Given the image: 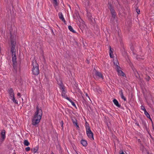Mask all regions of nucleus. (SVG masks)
Wrapping results in <instances>:
<instances>
[{"label": "nucleus", "instance_id": "f257e3e1", "mask_svg": "<svg viewBox=\"0 0 154 154\" xmlns=\"http://www.w3.org/2000/svg\"><path fill=\"white\" fill-rule=\"evenodd\" d=\"M42 112L41 109L37 106L36 110L35 112L33 117L32 119V124L35 126H37L42 118Z\"/></svg>", "mask_w": 154, "mask_h": 154}, {"label": "nucleus", "instance_id": "f03ea898", "mask_svg": "<svg viewBox=\"0 0 154 154\" xmlns=\"http://www.w3.org/2000/svg\"><path fill=\"white\" fill-rule=\"evenodd\" d=\"M11 52L12 54V60L13 63V67L15 68L16 67L17 65L16 55V50L15 49L16 45L15 41L11 40Z\"/></svg>", "mask_w": 154, "mask_h": 154}, {"label": "nucleus", "instance_id": "7ed1b4c3", "mask_svg": "<svg viewBox=\"0 0 154 154\" xmlns=\"http://www.w3.org/2000/svg\"><path fill=\"white\" fill-rule=\"evenodd\" d=\"M32 64L33 66L32 70V73L35 75H37L39 73V72L38 66L36 60L35 59L33 60Z\"/></svg>", "mask_w": 154, "mask_h": 154}, {"label": "nucleus", "instance_id": "20e7f679", "mask_svg": "<svg viewBox=\"0 0 154 154\" xmlns=\"http://www.w3.org/2000/svg\"><path fill=\"white\" fill-rule=\"evenodd\" d=\"M86 134L88 138L91 140H94L93 133L91 131H87Z\"/></svg>", "mask_w": 154, "mask_h": 154}, {"label": "nucleus", "instance_id": "39448f33", "mask_svg": "<svg viewBox=\"0 0 154 154\" xmlns=\"http://www.w3.org/2000/svg\"><path fill=\"white\" fill-rule=\"evenodd\" d=\"M8 92L9 94V96L10 97V98L11 99L14 97V91L12 88H10L8 90Z\"/></svg>", "mask_w": 154, "mask_h": 154}, {"label": "nucleus", "instance_id": "423d86ee", "mask_svg": "<svg viewBox=\"0 0 154 154\" xmlns=\"http://www.w3.org/2000/svg\"><path fill=\"white\" fill-rule=\"evenodd\" d=\"M109 8L110 9L111 14H112V17L114 18H115L116 17V13L115 11L113 8L112 7V6L110 5H109Z\"/></svg>", "mask_w": 154, "mask_h": 154}, {"label": "nucleus", "instance_id": "0eeeda50", "mask_svg": "<svg viewBox=\"0 0 154 154\" xmlns=\"http://www.w3.org/2000/svg\"><path fill=\"white\" fill-rule=\"evenodd\" d=\"M116 69L119 75L123 77L125 76L124 73L121 70V68L119 66H117V69Z\"/></svg>", "mask_w": 154, "mask_h": 154}, {"label": "nucleus", "instance_id": "6e6552de", "mask_svg": "<svg viewBox=\"0 0 154 154\" xmlns=\"http://www.w3.org/2000/svg\"><path fill=\"white\" fill-rule=\"evenodd\" d=\"M119 94L120 95L121 98L122 99H123L124 101H126V98L123 95V91L121 89H120V91H119Z\"/></svg>", "mask_w": 154, "mask_h": 154}, {"label": "nucleus", "instance_id": "1a4fd4ad", "mask_svg": "<svg viewBox=\"0 0 154 154\" xmlns=\"http://www.w3.org/2000/svg\"><path fill=\"white\" fill-rule=\"evenodd\" d=\"M1 137L3 140H4L5 138V130H2L1 132Z\"/></svg>", "mask_w": 154, "mask_h": 154}, {"label": "nucleus", "instance_id": "9d476101", "mask_svg": "<svg viewBox=\"0 0 154 154\" xmlns=\"http://www.w3.org/2000/svg\"><path fill=\"white\" fill-rule=\"evenodd\" d=\"M58 84L60 85V89L62 91V93L66 91L64 87L62 84V83H59Z\"/></svg>", "mask_w": 154, "mask_h": 154}, {"label": "nucleus", "instance_id": "9b49d317", "mask_svg": "<svg viewBox=\"0 0 154 154\" xmlns=\"http://www.w3.org/2000/svg\"><path fill=\"white\" fill-rule=\"evenodd\" d=\"M93 88L94 91L95 92H97L98 93L100 94L101 92V91L100 88L97 86H95L93 87Z\"/></svg>", "mask_w": 154, "mask_h": 154}, {"label": "nucleus", "instance_id": "f8f14e48", "mask_svg": "<svg viewBox=\"0 0 154 154\" xmlns=\"http://www.w3.org/2000/svg\"><path fill=\"white\" fill-rule=\"evenodd\" d=\"M58 15L59 16V18L60 19H61L64 23H65L66 22V21L65 20L63 17V15L62 13H59L58 14Z\"/></svg>", "mask_w": 154, "mask_h": 154}, {"label": "nucleus", "instance_id": "ddd939ff", "mask_svg": "<svg viewBox=\"0 0 154 154\" xmlns=\"http://www.w3.org/2000/svg\"><path fill=\"white\" fill-rule=\"evenodd\" d=\"M95 75L99 78H101L102 79H103V75L100 72L96 71L95 72Z\"/></svg>", "mask_w": 154, "mask_h": 154}, {"label": "nucleus", "instance_id": "4468645a", "mask_svg": "<svg viewBox=\"0 0 154 154\" xmlns=\"http://www.w3.org/2000/svg\"><path fill=\"white\" fill-rule=\"evenodd\" d=\"M113 102L114 104L116 105L118 107H120L121 105L119 103L118 101L116 99H114L113 100Z\"/></svg>", "mask_w": 154, "mask_h": 154}, {"label": "nucleus", "instance_id": "2eb2a0df", "mask_svg": "<svg viewBox=\"0 0 154 154\" xmlns=\"http://www.w3.org/2000/svg\"><path fill=\"white\" fill-rule=\"evenodd\" d=\"M66 91L64 92H63L62 93L61 95L64 98L66 99L67 100L69 99V98L67 96L66 94Z\"/></svg>", "mask_w": 154, "mask_h": 154}, {"label": "nucleus", "instance_id": "dca6fc26", "mask_svg": "<svg viewBox=\"0 0 154 154\" xmlns=\"http://www.w3.org/2000/svg\"><path fill=\"white\" fill-rule=\"evenodd\" d=\"M81 144L84 146H87V141L84 140H81Z\"/></svg>", "mask_w": 154, "mask_h": 154}, {"label": "nucleus", "instance_id": "f3484780", "mask_svg": "<svg viewBox=\"0 0 154 154\" xmlns=\"http://www.w3.org/2000/svg\"><path fill=\"white\" fill-rule=\"evenodd\" d=\"M38 146H36L33 148L32 149V151L34 153H36L38 149Z\"/></svg>", "mask_w": 154, "mask_h": 154}, {"label": "nucleus", "instance_id": "a211bd4d", "mask_svg": "<svg viewBox=\"0 0 154 154\" xmlns=\"http://www.w3.org/2000/svg\"><path fill=\"white\" fill-rule=\"evenodd\" d=\"M109 55L110 57L111 58H113V51L112 50V49L110 46H109Z\"/></svg>", "mask_w": 154, "mask_h": 154}, {"label": "nucleus", "instance_id": "6ab92c4d", "mask_svg": "<svg viewBox=\"0 0 154 154\" xmlns=\"http://www.w3.org/2000/svg\"><path fill=\"white\" fill-rule=\"evenodd\" d=\"M53 5L54 6L56 9L58 5V3L57 0H53Z\"/></svg>", "mask_w": 154, "mask_h": 154}, {"label": "nucleus", "instance_id": "aec40b11", "mask_svg": "<svg viewBox=\"0 0 154 154\" xmlns=\"http://www.w3.org/2000/svg\"><path fill=\"white\" fill-rule=\"evenodd\" d=\"M72 120L74 125H76L77 127L79 128V126L77 125V120L75 119H72Z\"/></svg>", "mask_w": 154, "mask_h": 154}, {"label": "nucleus", "instance_id": "412c9836", "mask_svg": "<svg viewBox=\"0 0 154 154\" xmlns=\"http://www.w3.org/2000/svg\"><path fill=\"white\" fill-rule=\"evenodd\" d=\"M86 132L87 131H91L90 129V127L89 126V124L87 123H86Z\"/></svg>", "mask_w": 154, "mask_h": 154}, {"label": "nucleus", "instance_id": "4be33fe9", "mask_svg": "<svg viewBox=\"0 0 154 154\" xmlns=\"http://www.w3.org/2000/svg\"><path fill=\"white\" fill-rule=\"evenodd\" d=\"M68 29L69 30L72 32L74 33H76V32L74 30L73 28L71 26H68Z\"/></svg>", "mask_w": 154, "mask_h": 154}, {"label": "nucleus", "instance_id": "5701e85b", "mask_svg": "<svg viewBox=\"0 0 154 154\" xmlns=\"http://www.w3.org/2000/svg\"><path fill=\"white\" fill-rule=\"evenodd\" d=\"M23 143L24 145L26 146H28L30 144L29 143L27 140H24Z\"/></svg>", "mask_w": 154, "mask_h": 154}, {"label": "nucleus", "instance_id": "b1692460", "mask_svg": "<svg viewBox=\"0 0 154 154\" xmlns=\"http://www.w3.org/2000/svg\"><path fill=\"white\" fill-rule=\"evenodd\" d=\"M67 100H68L71 103L72 105L73 106H75V103L73 101H72L71 100V99H70L69 98V99H67Z\"/></svg>", "mask_w": 154, "mask_h": 154}, {"label": "nucleus", "instance_id": "393cba45", "mask_svg": "<svg viewBox=\"0 0 154 154\" xmlns=\"http://www.w3.org/2000/svg\"><path fill=\"white\" fill-rule=\"evenodd\" d=\"M144 113L148 118L150 119V115L146 110L144 112Z\"/></svg>", "mask_w": 154, "mask_h": 154}, {"label": "nucleus", "instance_id": "a878e982", "mask_svg": "<svg viewBox=\"0 0 154 154\" xmlns=\"http://www.w3.org/2000/svg\"><path fill=\"white\" fill-rule=\"evenodd\" d=\"M131 49L132 51L133 52V54L134 55L135 54L136 55V54H135V51H134V48L133 46H131Z\"/></svg>", "mask_w": 154, "mask_h": 154}, {"label": "nucleus", "instance_id": "bb28decb", "mask_svg": "<svg viewBox=\"0 0 154 154\" xmlns=\"http://www.w3.org/2000/svg\"><path fill=\"white\" fill-rule=\"evenodd\" d=\"M114 64L116 66V69H117V66H118V65L119 64V63L117 61H116V62H114Z\"/></svg>", "mask_w": 154, "mask_h": 154}, {"label": "nucleus", "instance_id": "cd10ccee", "mask_svg": "<svg viewBox=\"0 0 154 154\" xmlns=\"http://www.w3.org/2000/svg\"><path fill=\"white\" fill-rule=\"evenodd\" d=\"M11 99L13 100L14 102L15 103L17 104H18L17 101L15 100L14 97L12 98V99Z\"/></svg>", "mask_w": 154, "mask_h": 154}, {"label": "nucleus", "instance_id": "c85d7f7f", "mask_svg": "<svg viewBox=\"0 0 154 154\" xmlns=\"http://www.w3.org/2000/svg\"><path fill=\"white\" fill-rule=\"evenodd\" d=\"M141 109L143 110L144 112H145V111H146V109H145V107L144 106H141Z\"/></svg>", "mask_w": 154, "mask_h": 154}, {"label": "nucleus", "instance_id": "c756f323", "mask_svg": "<svg viewBox=\"0 0 154 154\" xmlns=\"http://www.w3.org/2000/svg\"><path fill=\"white\" fill-rule=\"evenodd\" d=\"M25 149L26 151H29L30 150V148L29 147H27L25 148Z\"/></svg>", "mask_w": 154, "mask_h": 154}, {"label": "nucleus", "instance_id": "7c9ffc66", "mask_svg": "<svg viewBox=\"0 0 154 154\" xmlns=\"http://www.w3.org/2000/svg\"><path fill=\"white\" fill-rule=\"evenodd\" d=\"M136 12L138 14H140V11L139 9H136Z\"/></svg>", "mask_w": 154, "mask_h": 154}, {"label": "nucleus", "instance_id": "2f4dec72", "mask_svg": "<svg viewBox=\"0 0 154 154\" xmlns=\"http://www.w3.org/2000/svg\"><path fill=\"white\" fill-rule=\"evenodd\" d=\"M61 124V126L63 128V121H61L60 122Z\"/></svg>", "mask_w": 154, "mask_h": 154}, {"label": "nucleus", "instance_id": "473e14b6", "mask_svg": "<svg viewBox=\"0 0 154 154\" xmlns=\"http://www.w3.org/2000/svg\"><path fill=\"white\" fill-rule=\"evenodd\" d=\"M17 95L18 96H19L20 97H21V94H20V93H18L17 94Z\"/></svg>", "mask_w": 154, "mask_h": 154}, {"label": "nucleus", "instance_id": "72a5a7b5", "mask_svg": "<svg viewBox=\"0 0 154 154\" xmlns=\"http://www.w3.org/2000/svg\"><path fill=\"white\" fill-rule=\"evenodd\" d=\"M135 124L136 125H137V126H139V127L140 126V125H139V124L137 122H136L135 123Z\"/></svg>", "mask_w": 154, "mask_h": 154}, {"label": "nucleus", "instance_id": "f704fd0d", "mask_svg": "<svg viewBox=\"0 0 154 154\" xmlns=\"http://www.w3.org/2000/svg\"><path fill=\"white\" fill-rule=\"evenodd\" d=\"M136 58L137 59H140V58L139 57V56L138 55H137L136 56Z\"/></svg>", "mask_w": 154, "mask_h": 154}, {"label": "nucleus", "instance_id": "c9c22d12", "mask_svg": "<svg viewBox=\"0 0 154 154\" xmlns=\"http://www.w3.org/2000/svg\"><path fill=\"white\" fill-rule=\"evenodd\" d=\"M137 141L139 143H140L141 142V140L140 139H138L137 140Z\"/></svg>", "mask_w": 154, "mask_h": 154}, {"label": "nucleus", "instance_id": "e433bc0d", "mask_svg": "<svg viewBox=\"0 0 154 154\" xmlns=\"http://www.w3.org/2000/svg\"><path fill=\"white\" fill-rule=\"evenodd\" d=\"M120 154H125L123 151H122V152L120 153Z\"/></svg>", "mask_w": 154, "mask_h": 154}, {"label": "nucleus", "instance_id": "4c0bfd02", "mask_svg": "<svg viewBox=\"0 0 154 154\" xmlns=\"http://www.w3.org/2000/svg\"><path fill=\"white\" fill-rule=\"evenodd\" d=\"M86 96H87V97H88V98L89 99H90V98H89V96H88V94H86Z\"/></svg>", "mask_w": 154, "mask_h": 154}, {"label": "nucleus", "instance_id": "58836bf2", "mask_svg": "<svg viewBox=\"0 0 154 154\" xmlns=\"http://www.w3.org/2000/svg\"><path fill=\"white\" fill-rule=\"evenodd\" d=\"M51 154H54L53 152H52L51 153Z\"/></svg>", "mask_w": 154, "mask_h": 154}, {"label": "nucleus", "instance_id": "ea45409f", "mask_svg": "<svg viewBox=\"0 0 154 154\" xmlns=\"http://www.w3.org/2000/svg\"><path fill=\"white\" fill-rule=\"evenodd\" d=\"M91 17H90V18H91Z\"/></svg>", "mask_w": 154, "mask_h": 154}]
</instances>
